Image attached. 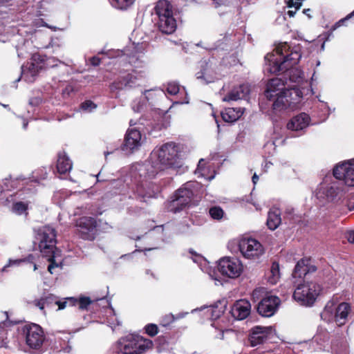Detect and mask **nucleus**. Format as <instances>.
Wrapping results in <instances>:
<instances>
[{
    "instance_id": "7ed1b4c3",
    "label": "nucleus",
    "mask_w": 354,
    "mask_h": 354,
    "mask_svg": "<svg viewBox=\"0 0 354 354\" xmlns=\"http://www.w3.org/2000/svg\"><path fill=\"white\" fill-rule=\"evenodd\" d=\"M316 270L317 268L310 265L308 259H301L295 266L292 276L295 279L293 283L297 285L293 293V298L301 305L312 306L322 292L321 285L317 281L310 279V274Z\"/></svg>"
},
{
    "instance_id": "13d9d810",
    "label": "nucleus",
    "mask_w": 354,
    "mask_h": 354,
    "mask_svg": "<svg viewBox=\"0 0 354 354\" xmlns=\"http://www.w3.org/2000/svg\"><path fill=\"white\" fill-rule=\"evenodd\" d=\"M89 223H90V229H91V227L95 224V221L93 218H90Z\"/></svg>"
},
{
    "instance_id": "393cba45",
    "label": "nucleus",
    "mask_w": 354,
    "mask_h": 354,
    "mask_svg": "<svg viewBox=\"0 0 354 354\" xmlns=\"http://www.w3.org/2000/svg\"><path fill=\"white\" fill-rule=\"evenodd\" d=\"M310 117L305 113H301L294 118L287 124V128L292 131H301L310 124Z\"/></svg>"
},
{
    "instance_id": "39448f33",
    "label": "nucleus",
    "mask_w": 354,
    "mask_h": 354,
    "mask_svg": "<svg viewBox=\"0 0 354 354\" xmlns=\"http://www.w3.org/2000/svg\"><path fill=\"white\" fill-rule=\"evenodd\" d=\"M90 322H96L106 323L113 329L120 325L114 310L111 307L109 301L103 295L101 298L90 299Z\"/></svg>"
},
{
    "instance_id": "5fc2aeb1",
    "label": "nucleus",
    "mask_w": 354,
    "mask_h": 354,
    "mask_svg": "<svg viewBox=\"0 0 354 354\" xmlns=\"http://www.w3.org/2000/svg\"><path fill=\"white\" fill-rule=\"evenodd\" d=\"M188 314V313H178L175 316V320H177V319H182L183 317H185Z\"/></svg>"
},
{
    "instance_id": "a19ab883",
    "label": "nucleus",
    "mask_w": 354,
    "mask_h": 354,
    "mask_svg": "<svg viewBox=\"0 0 354 354\" xmlns=\"http://www.w3.org/2000/svg\"><path fill=\"white\" fill-rule=\"evenodd\" d=\"M145 329L146 333L151 337L155 336L158 332V326L153 324H147Z\"/></svg>"
},
{
    "instance_id": "603ef678",
    "label": "nucleus",
    "mask_w": 354,
    "mask_h": 354,
    "mask_svg": "<svg viewBox=\"0 0 354 354\" xmlns=\"http://www.w3.org/2000/svg\"><path fill=\"white\" fill-rule=\"evenodd\" d=\"M213 3L215 4V7L217 8L218 6L221 4H224L227 0H212Z\"/></svg>"
},
{
    "instance_id": "2eb2a0df",
    "label": "nucleus",
    "mask_w": 354,
    "mask_h": 354,
    "mask_svg": "<svg viewBox=\"0 0 354 354\" xmlns=\"http://www.w3.org/2000/svg\"><path fill=\"white\" fill-rule=\"evenodd\" d=\"M333 176L344 184L354 186V159L338 164L333 169Z\"/></svg>"
},
{
    "instance_id": "412c9836",
    "label": "nucleus",
    "mask_w": 354,
    "mask_h": 354,
    "mask_svg": "<svg viewBox=\"0 0 354 354\" xmlns=\"http://www.w3.org/2000/svg\"><path fill=\"white\" fill-rule=\"evenodd\" d=\"M142 144V136L140 131L136 129H128L122 149L129 152H132L138 149Z\"/></svg>"
},
{
    "instance_id": "ddd939ff",
    "label": "nucleus",
    "mask_w": 354,
    "mask_h": 354,
    "mask_svg": "<svg viewBox=\"0 0 354 354\" xmlns=\"http://www.w3.org/2000/svg\"><path fill=\"white\" fill-rule=\"evenodd\" d=\"M250 93L248 84H239L238 86L225 84L220 91L222 101L230 102L245 98Z\"/></svg>"
},
{
    "instance_id": "f3484780",
    "label": "nucleus",
    "mask_w": 354,
    "mask_h": 354,
    "mask_svg": "<svg viewBox=\"0 0 354 354\" xmlns=\"http://www.w3.org/2000/svg\"><path fill=\"white\" fill-rule=\"evenodd\" d=\"M49 58L45 55L39 53H33L28 63L27 73H30L31 77H35L42 70L49 67Z\"/></svg>"
},
{
    "instance_id": "473e14b6",
    "label": "nucleus",
    "mask_w": 354,
    "mask_h": 354,
    "mask_svg": "<svg viewBox=\"0 0 354 354\" xmlns=\"http://www.w3.org/2000/svg\"><path fill=\"white\" fill-rule=\"evenodd\" d=\"M134 48H136L135 53H129V50H125L124 53L129 57V62L131 65L134 66L136 68L142 67V65L139 64H137V62H138L141 58L140 54L143 53L144 48L142 45L140 46L138 44Z\"/></svg>"
},
{
    "instance_id": "a18cd8bd",
    "label": "nucleus",
    "mask_w": 354,
    "mask_h": 354,
    "mask_svg": "<svg viewBox=\"0 0 354 354\" xmlns=\"http://www.w3.org/2000/svg\"><path fill=\"white\" fill-rule=\"evenodd\" d=\"M352 17H354V11H353V12H351V14H349L348 15H347L345 18L342 19H340L339 21H337V23L333 26V28H332V29H333V30H335V29H337V28L340 27V26L343 24V23H344V21H346V20H348V19H351V18H352Z\"/></svg>"
},
{
    "instance_id": "6e6552de",
    "label": "nucleus",
    "mask_w": 354,
    "mask_h": 354,
    "mask_svg": "<svg viewBox=\"0 0 354 354\" xmlns=\"http://www.w3.org/2000/svg\"><path fill=\"white\" fill-rule=\"evenodd\" d=\"M350 311L351 306L348 303L343 302L336 306L333 301H329L321 313V317L327 322L334 321L337 326H341L346 323Z\"/></svg>"
},
{
    "instance_id": "e433bc0d",
    "label": "nucleus",
    "mask_w": 354,
    "mask_h": 354,
    "mask_svg": "<svg viewBox=\"0 0 354 354\" xmlns=\"http://www.w3.org/2000/svg\"><path fill=\"white\" fill-rule=\"evenodd\" d=\"M285 1L288 8H294V10H288L287 12V15L290 17H293L302 5L301 0H285Z\"/></svg>"
},
{
    "instance_id": "6e6d98bb",
    "label": "nucleus",
    "mask_w": 354,
    "mask_h": 354,
    "mask_svg": "<svg viewBox=\"0 0 354 354\" xmlns=\"http://www.w3.org/2000/svg\"><path fill=\"white\" fill-rule=\"evenodd\" d=\"M259 180V176L254 174L252 176V182L254 184H256Z\"/></svg>"
},
{
    "instance_id": "ea45409f",
    "label": "nucleus",
    "mask_w": 354,
    "mask_h": 354,
    "mask_svg": "<svg viewBox=\"0 0 354 354\" xmlns=\"http://www.w3.org/2000/svg\"><path fill=\"white\" fill-rule=\"evenodd\" d=\"M167 91L169 94L176 95L180 91V86L176 82H169L167 86Z\"/></svg>"
},
{
    "instance_id": "79ce46f5",
    "label": "nucleus",
    "mask_w": 354,
    "mask_h": 354,
    "mask_svg": "<svg viewBox=\"0 0 354 354\" xmlns=\"http://www.w3.org/2000/svg\"><path fill=\"white\" fill-rule=\"evenodd\" d=\"M42 298L44 299V301H45V305L46 306H48L53 304H56L57 297L53 294H49L47 296L42 297Z\"/></svg>"
},
{
    "instance_id": "cd10ccee",
    "label": "nucleus",
    "mask_w": 354,
    "mask_h": 354,
    "mask_svg": "<svg viewBox=\"0 0 354 354\" xmlns=\"http://www.w3.org/2000/svg\"><path fill=\"white\" fill-rule=\"evenodd\" d=\"M158 24L160 30L165 34H171L176 29V21L174 16L160 18Z\"/></svg>"
},
{
    "instance_id": "4c0bfd02",
    "label": "nucleus",
    "mask_w": 354,
    "mask_h": 354,
    "mask_svg": "<svg viewBox=\"0 0 354 354\" xmlns=\"http://www.w3.org/2000/svg\"><path fill=\"white\" fill-rule=\"evenodd\" d=\"M136 0H109L111 4L115 8L126 10L131 6Z\"/></svg>"
},
{
    "instance_id": "dca6fc26",
    "label": "nucleus",
    "mask_w": 354,
    "mask_h": 354,
    "mask_svg": "<svg viewBox=\"0 0 354 354\" xmlns=\"http://www.w3.org/2000/svg\"><path fill=\"white\" fill-rule=\"evenodd\" d=\"M302 97V92L293 86L292 91H288L283 93H280L275 95L276 100L273 103V109L275 110H281L287 109L292 104L297 102H292V100L297 101Z\"/></svg>"
},
{
    "instance_id": "423d86ee",
    "label": "nucleus",
    "mask_w": 354,
    "mask_h": 354,
    "mask_svg": "<svg viewBox=\"0 0 354 354\" xmlns=\"http://www.w3.org/2000/svg\"><path fill=\"white\" fill-rule=\"evenodd\" d=\"M152 342L137 335H128L117 344L119 354H142L152 346Z\"/></svg>"
},
{
    "instance_id": "f704fd0d",
    "label": "nucleus",
    "mask_w": 354,
    "mask_h": 354,
    "mask_svg": "<svg viewBox=\"0 0 354 354\" xmlns=\"http://www.w3.org/2000/svg\"><path fill=\"white\" fill-rule=\"evenodd\" d=\"M28 203H25L22 201L15 202L12 204V212L18 215H21L25 214L26 215L28 214Z\"/></svg>"
},
{
    "instance_id": "4d7b16f0",
    "label": "nucleus",
    "mask_w": 354,
    "mask_h": 354,
    "mask_svg": "<svg viewBox=\"0 0 354 354\" xmlns=\"http://www.w3.org/2000/svg\"><path fill=\"white\" fill-rule=\"evenodd\" d=\"M96 105L90 101V111L96 108Z\"/></svg>"
},
{
    "instance_id": "774afa93",
    "label": "nucleus",
    "mask_w": 354,
    "mask_h": 354,
    "mask_svg": "<svg viewBox=\"0 0 354 354\" xmlns=\"http://www.w3.org/2000/svg\"><path fill=\"white\" fill-rule=\"evenodd\" d=\"M28 258H32V259L33 256L32 254H30V255L28 256Z\"/></svg>"
},
{
    "instance_id": "e2e57ef3",
    "label": "nucleus",
    "mask_w": 354,
    "mask_h": 354,
    "mask_svg": "<svg viewBox=\"0 0 354 354\" xmlns=\"http://www.w3.org/2000/svg\"><path fill=\"white\" fill-rule=\"evenodd\" d=\"M46 177H47V173H46V172H45L44 174H42V177H41V178H42V179H45V178H46Z\"/></svg>"
},
{
    "instance_id": "6ab92c4d",
    "label": "nucleus",
    "mask_w": 354,
    "mask_h": 354,
    "mask_svg": "<svg viewBox=\"0 0 354 354\" xmlns=\"http://www.w3.org/2000/svg\"><path fill=\"white\" fill-rule=\"evenodd\" d=\"M280 304V299L277 296L268 295L259 304L257 310L263 317H271L277 311Z\"/></svg>"
},
{
    "instance_id": "37998d69",
    "label": "nucleus",
    "mask_w": 354,
    "mask_h": 354,
    "mask_svg": "<svg viewBox=\"0 0 354 354\" xmlns=\"http://www.w3.org/2000/svg\"><path fill=\"white\" fill-rule=\"evenodd\" d=\"M134 112H140L143 108V104L140 100H135L131 104Z\"/></svg>"
},
{
    "instance_id": "bf43d9fd",
    "label": "nucleus",
    "mask_w": 354,
    "mask_h": 354,
    "mask_svg": "<svg viewBox=\"0 0 354 354\" xmlns=\"http://www.w3.org/2000/svg\"><path fill=\"white\" fill-rule=\"evenodd\" d=\"M333 351L335 353V354H341L340 353L338 352L337 349L336 348L335 346L333 345Z\"/></svg>"
},
{
    "instance_id": "58836bf2",
    "label": "nucleus",
    "mask_w": 354,
    "mask_h": 354,
    "mask_svg": "<svg viewBox=\"0 0 354 354\" xmlns=\"http://www.w3.org/2000/svg\"><path fill=\"white\" fill-rule=\"evenodd\" d=\"M209 214L214 219L220 220L224 215L223 210L219 207H213L209 209Z\"/></svg>"
},
{
    "instance_id": "4be33fe9",
    "label": "nucleus",
    "mask_w": 354,
    "mask_h": 354,
    "mask_svg": "<svg viewBox=\"0 0 354 354\" xmlns=\"http://www.w3.org/2000/svg\"><path fill=\"white\" fill-rule=\"evenodd\" d=\"M292 88L289 86L286 87L283 80L281 78H273L267 84L266 95L269 100H272L277 95L283 93L288 91H292Z\"/></svg>"
},
{
    "instance_id": "72a5a7b5",
    "label": "nucleus",
    "mask_w": 354,
    "mask_h": 354,
    "mask_svg": "<svg viewBox=\"0 0 354 354\" xmlns=\"http://www.w3.org/2000/svg\"><path fill=\"white\" fill-rule=\"evenodd\" d=\"M280 278L279 265L278 263L274 262L270 269V274L268 277V281L272 284L277 283Z\"/></svg>"
},
{
    "instance_id": "864d4df0",
    "label": "nucleus",
    "mask_w": 354,
    "mask_h": 354,
    "mask_svg": "<svg viewBox=\"0 0 354 354\" xmlns=\"http://www.w3.org/2000/svg\"><path fill=\"white\" fill-rule=\"evenodd\" d=\"M80 107L83 110H87L88 109V100H86L80 105Z\"/></svg>"
},
{
    "instance_id": "bb28decb",
    "label": "nucleus",
    "mask_w": 354,
    "mask_h": 354,
    "mask_svg": "<svg viewBox=\"0 0 354 354\" xmlns=\"http://www.w3.org/2000/svg\"><path fill=\"white\" fill-rule=\"evenodd\" d=\"M72 162L66 156L65 151H60L57 154V170L60 174H66L72 169Z\"/></svg>"
},
{
    "instance_id": "de8ad7c7",
    "label": "nucleus",
    "mask_w": 354,
    "mask_h": 354,
    "mask_svg": "<svg viewBox=\"0 0 354 354\" xmlns=\"http://www.w3.org/2000/svg\"><path fill=\"white\" fill-rule=\"evenodd\" d=\"M32 304L38 307L41 310L44 311V308L46 306L45 301H44V299L42 297H41L39 299H35L32 301Z\"/></svg>"
},
{
    "instance_id": "9d476101",
    "label": "nucleus",
    "mask_w": 354,
    "mask_h": 354,
    "mask_svg": "<svg viewBox=\"0 0 354 354\" xmlns=\"http://www.w3.org/2000/svg\"><path fill=\"white\" fill-rule=\"evenodd\" d=\"M22 335L26 345L32 349L39 350L46 339L43 328L37 324H27L22 327Z\"/></svg>"
},
{
    "instance_id": "c756f323",
    "label": "nucleus",
    "mask_w": 354,
    "mask_h": 354,
    "mask_svg": "<svg viewBox=\"0 0 354 354\" xmlns=\"http://www.w3.org/2000/svg\"><path fill=\"white\" fill-rule=\"evenodd\" d=\"M155 12L158 19L173 15V10L171 3L167 0H160L155 7Z\"/></svg>"
},
{
    "instance_id": "f03ea898",
    "label": "nucleus",
    "mask_w": 354,
    "mask_h": 354,
    "mask_svg": "<svg viewBox=\"0 0 354 354\" xmlns=\"http://www.w3.org/2000/svg\"><path fill=\"white\" fill-rule=\"evenodd\" d=\"M287 43L279 44L272 53H268L265 57L266 64L264 71L270 73H284L288 71L287 75L292 82L299 83L304 79V73L298 68H294L301 57L300 48H294L290 53Z\"/></svg>"
},
{
    "instance_id": "69168bd1",
    "label": "nucleus",
    "mask_w": 354,
    "mask_h": 354,
    "mask_svg": "<svg viewBox=\"0 0 354 354\" xmlns=\"http://www.w3.org/2000/svg\"><path fill=\"white\" fill-rule=\"evenodd\" d=\"M37 269V264H36V263H34V264H33V270H36Z\"/></svg>"
},
{
    "instance_id": "4468645a",
    "label": "nucleus",
    "mask_w": 354,
    "mask_h": 354,
    "mask_svg": "<svg viewBox=\"0 0 354 354\" xmlns=\"http://www.w3.org/2000/svg\"><path fill=\"white\" fill-rule=\"evenodd\" d=\"M239 250L242 255L249 259H256L264 253L262 244L254 239H243L239 241Z\"/></svg>"
},
{
    "instance_id": "1a4fd4ad",
    "label": "nucleus",
    "mask_w": 354,
    "mask_h": 354,
    "mask_svg": "<svg viewBox=\"0 0 354 354\" xmlns=\"http://www.w3.org/2000/svg\"><path fill=\"white\" fill-rule=\"evenodd\" d=\"M344 184L341 180L326 178L320 184L317 196L318 198L326 199L328 201H334L339 199L344 193Z\"/></svg>"
},
{
    "instance_id": "c9c22d12",
    "label": "nucleus",
    "mask_w": 354,
    "mask_h": 354,
    "mask_svg": "<svg viewBox=\"0 0 354 354\" xmlns=\"http://www.w3.org/2000/svg\"><path fill=\"white\" fill-rule=\"evenodd\" d=\"M201 310H205V313L212 319L219 318L223 313V310L217 306L203 307Z\"/></svg>"
},
{
    "instance_id": "5701e85b",
    "label": "nucleus",
    "mask_w": 354,
    "mask_h": 354,
    "mask_svg": "<svg viewBox=\"0 0 354 354\" xmlns=\"http://www.w3.org/2000/svg\"><path fill=\"white\" fill-rule=\"evenodd\" d=\"M250 303L245 299H240L234 304L230 312L234 319L243 320L250 315Z\"/></svg>"
},
{
    "instance_id": "f257e3e1",
    "label": "nucleus",
    "mask_w": 354,
    "mask_h": 354,
    "mask_svg": "<svg viewBox=\"0 0 354 354\" xmlns=\"http://www.w3.org/2000/svg\"><path fill=\"white\" fill-rule=\"evenodd\" d=\"M178 148L175 143L168 142L155 148L149 158L137 169L140 178L136 187L138 194L143 198L154 197L158 187L151 180L165 168L178 167Z\"/></svg>"
},
{
    "instance_id": "2f4dec72",
    "label": "nucleus",
    "mask_w": 354,
    "mask_h": 354,
    "mask_svg": "<svg viewBox=\"0 0 354 354\" xmlns=\"http://www.w3.org/2000/svg\"><path fill=\"white\" fill-rule=\"evenodd\" d=\"M243 113L241 108H227L221 112V116L224 121L233 122L240 118Z\"/></svg>"
},
{
    "instance_id": "aec40b11",
    "label": "nucleus",
    "mask_w": 354,
    "mask_h": 354,
    "mask_svg": "<svg viewBox=\"0 0 354 354\" xmlns=\"http://www.w3.org/2000/svg\"><path fill=\"white\" fill-rule=\"evenodd\" d=\"M272 327H264L257 326L252 328L249 337V342L252 346H256L263 344L268 336L272 333Z\"/></svg>"
},
{
    "instance_id": "680f3d73",
    "label": "nucleus",
    "mask_w": 354,
    "mask_h": 354,
    "mask_svg": "<svg viewBox=\"0 0 354 354\" xmlns=\"http://www.w3.org/2000/svg\"><path fill=\"white\" fill-rule=\"evenodd\" d=\"M80 208H77L76 211L75 212V216H77L78 214H80Z\"/></svg>"
},
{
    "instance_id": "b1692460",
    "label": "nucleus",
    "mask_w": 354,
    "mask_h": 354,
    "mask_svg": "<svg viewBox=\"0 0 354 354\" xmlns=\"http://www.w3.org/2000/svg\"><path fill=\"white\" fill-rule=\"evenodd\" d=\"M56 305L58 306V310H63L66 306H77L79 310H87L88 308V297H81L80 299L67 297L64 301L57 299Z\"/></svg>"
},
{
    "instance_id": "338daca9",
    "label": "nucleus",
    "mask_w": 354,
    "mask_h": 354,
    "mask_svg": "<svg viewBox=\"0 0 354 354\" xmlns=\"http://www.w3.org/2000/svg\"><path fill=\"white\" fill-rule=\"evenodd\" d=\"M223 330H221V335H220V337H218L220 339H222L223 338Z\"/></svg>"
},
{
    "instance_id": "0eeeda50",
    "label": "nucleus",
    "mask_w": 354,
    "mask_h": 354,
    "mask_svg": "<svg viewBox=\"0 0 354 354\" xmlns=\"http://www.w3.org/2000/svg\"><path fill=\"white\" fill-rule=\"evenodd\" d=\"M196 185V182H188L179 188L171 197L167 206L168 210L176 213L187 207L194 195Z\"/></svg>"
},
{
    "instance_id": "c03bdc74",
    "label": "nucleus",
    "mask_w": 354,
    "mask_h": 354,
    "mask_svg": "<svg viewBox=\"0 0 354 354\" xmlns=\"http://www.w3.org/2000/svg\"><path fill=\"white\" fill-rule=\"evenodd\" d=\"M175 321V316L173 314H168L166 315L165 317H162V324L163 326L169 325V324L172 323Z\"/></svg>"
},
{
    "instance_id": "0e129e2a",
    "label": "nucleus",
    "mask_w": 354,
    "mask_h": 354,
    "mask_svg": "<svg viewBox=\"0 0 354 354\" xmlns=\"http://www.w3.org/2000/svg\"><path fill=\"white\" fill-rule=\"evenodd\" d=\"M153 230H161V227H160V226H156V227H154V229H153Z\"/></svg>"
},
{
    "instance_id": "49530a36",
    "label": "nucleus",
    "mask_w": 354,
    "mask_h": 354,
    "mask_svg": "<svg viewBox=\"0 0 354 354\" xmlns=\"http://www.w3.org/2000/svg\"><path fill=\"white\" fill-rule=\"evenodd\" d=\"M73 91L74 88L72 85H66V86L62 90V95L64 98L68 97Z\"/></svg>"
},
{
    "instance_id": "7c9ffc66",
    "label": "nucleus",
    "mask_w": 354,
    "mask_h": 354,
    "mask_svg": "<svg viewBox=\"0 0 354 354\" xmlns=\"http://www.w3.org/2000/svg\"><path fill=\"white\" fill-rule=\"evenodd\" d=\"M281 223V212L277 208H272L268 214L267 225L271 230L277 229Z\"/></svg>"
},
{
    "instance_id": "20e7f679",
    "label": "nucleus",
    "mask_w": 354,
    "mask_h": 354,
    "mask_svg": "<svg viewBox=\"0 0 354 354\" xmlns=\"http://www.w3.org/2000/svg\"><path fill=\"white\" fill-rule=\"evenodd\" d=\"M56 236V230L49 225L39 228L35 235V242L38 245L40 252L50 262L48 270L51 274L53 269L58 266L55 260V253L57 250Z\"/></svg>"
},
{
    "instance_id": "a211bd4d",
    "label": "nucleus",
    "mask_w": 354,
    "mask_h": 354,
    "mask_svg": "<svg viewBox=\"0 0 354 354\" xmlns=\"http://www.w3.org/2000/svg\"><path fill=\"white\" fill-rule=\"evenodd\" d=\"M196 76L203 84L214 82L221 77V75L217 71L216 66L212 62L203 63L201 70L196 74Z\"/></svg>"
},
{
    "instance_id": "9b49d317",
    "label": "nucleus",
    "mask_w": 354,
    "mask_h": 354,
    "mask_svg": "<svg viewBox=\"0 0 354 354\" xmlns=\"http://www.w3.org/2000/svg\"><path fill=\"white\" fill-rule=\"evenodd\" d=\"M145 71L133 70L131 73H123L111 85V90L131 88L142 84L145 79Z\"/></svg>"
},
{
    "instance_id": "a878e982",
    "label": "nucleus",
    "mask_w": 354,
    "mask_h": 354,
    "mask_svg": "<svg viewBox=\"0 0 354 354\" xmlns=\"http://www.w3.org/2000/svg\"><path fill=\"white\" fill-rule=\"evenodd\" d=\"M75 233L80 239H88V217L84 215L77 218L75 221Z\"/></svg>"
},
{
    "instance_id": "c85d7f7f",
    "label": "nucleus",
    "mask_w": 354,
    "mask_h": 354,
    "mask_svg": "<svg viewBox=\"0 0 354 354\" xmlns=\"http://www.w3.org/2000/svg\"><path fill=\"white\" fill-rule=\"evenodd\" d=\"M193 261L198 265L201 270L207 273L209 277L216 281L221 282L216 277L214 270L212 268L209 263L202 256L195 254L192 257Z\"/></svg>"
},
{
    "instance_id": "8fccbe9b",
    "label": "nucleus",
    "mask_w": 354,
    "mask_h": 354,
    "mask_svg": "<svg viewBox=\"0 0 354 354\" xmlns=\"http://www.w3.org/2000/svg\"><path fill=\"white\" fill-rule=\"evenodd\" d=\"M204 165H205V160L204 159H201L199 160V162H198V167H197V169H196V172L197 173H200L201 172L203 167H204Z\"/></svg>"
},
{
    "instance_id": "f8f14e48",
    "label": "nucleus",
    "mask_w": 354,
    "mask_h": 354,
    "mask_svg": "<svg viewBox=\"0 0 354 354\" xmlns=\"http://www.w3.org/2000/svg\"><path fill=\"white\" fill-rule=\"evenodd\" d=\"M218 271L224 276L234 279L241 275L243 266L240 260L234 257H223L218 263Z\"/></svg>"
},
{
    "instance_id": "052dcab7",
    "label": "nucleus",
    "mask_w": 354,
    "mask_h": 354,
    "mask_svg": "<svg viewBox=\"0 0 354 354\" xmlns=\"http://www.w3.org/2000/svg\"><path fill=\"white\" fill-rule=\"evenodd\" d=\"M310 9H304L303 12L304 14L307 15L309 17H310V16L308 15V12H310Z\"/></svg>"
},
{
    "instance_id": "3c124183",
    "label": "nucleus",
    "mask_w": 354,
    "mask_h": 354,
    "mask_svg": "<svg viewBox=\"0 0 354 354\" xmlns=\"http://www.w3.org/2000/svg\"><path fill=\"white\" fill-rule=\"evenodd\" d=\"M100 60L97 57H93L91 60H90V63L94 66H97L100 64Z\"/></svg>"
},
{
    "instance_id": "09e8293b",
    "label": "nucleus",
    "mask_w": 354,
    "mask_h": 354,
    "mask_svg": "<svg viewBox=\"0 0 354 354\" xmlns=\"http://www.w3.org/2000/svg\"><path fill=\"white\" fill-rule=\"evenodd\" d=\"M346 239L351 243H354V230H351L347 232Z\"/></svg>"
}]
</instances>
